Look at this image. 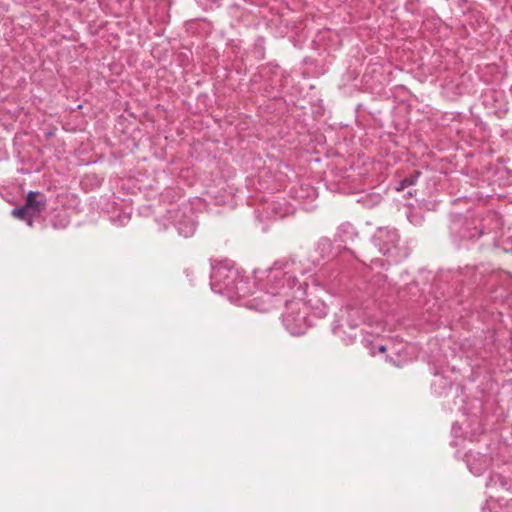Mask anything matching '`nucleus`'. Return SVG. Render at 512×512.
Segmentation results:
<instances>
[{"label":"nucleus","mask_w":512,"mask_h":512,"mask_svg":"<svg viewBox=\"0 0 512 512\" xmlns=\"http://www.w3.org/2000/svg\"><path fill=\"white\" fill-rule=\"evenodd\" d=\"M357 236L354 226L351 223H342L336 231L334 243L338 244V250H345L346 244L353 241Z\"/></svg>","instance_id":"6"},{"label":"nucleus","mask_w":512,"mask_h":512,"mask_svg":"<svg viewBox=\"0 0 512 512\" xmlns=\"http://www.w3.org/2000/svg\"><path fill=\"white\" fill-rule=\"evenodd\" d=\"M210 281L214 292L226 295L231 299L244 297L247 293V282L235 268L225 264H219L212 268Z\"/></svg>","instance_id":"1"},{"label":"nucleus","mask_w":512,"mask_h":512,"mask_svg":"<svg viewBox=\"0 0 512 512\" xmlns=\"http://www.w3.org/2000/svg\"><path fill=\"white\" fill-rule=\"evenodd\" d=\"M281 302V299L275 298L273 291H267L260 296L251 299L248 303V306L259 312H268Z\"/></svg>","instance_id":"5"},{"label":"nucleus","mask_w":512,"mask_h":512,"mask_svg":"<svg viewBox=\"0 0 512 512\" xmlns=\"http://www.w3.org/2000/svg\"><path fill=\"white\" fill-rule=\"evenodd\" d=\"M11 215L21 221H24L26 222V224L30 227L33 226V221L31 220L29 214H28V211L26 209V207L23 205V206H20V207H16L14 208L12 211H11Z\"/></svg>","instance_id":"11"},{"label":"nucleus","mask_w":512,"mask_h":512,"mask_svg":"<svg viewBox=\"0 0 512 512\" xmlns=\"http://www.w3.org/2000/svg\"><path fill=\"white\" fill-rule=\"evenodd\" d=\"M400 236L394 228H379L375 240L380 252L385 256L393 255L396 250Z\"/></svg>","instance_id":"3"},{"label":"nucleus","mask_w":512,"mask_h":512,"mask_svg":"<svg viewBox=\"0 0 512 512\" xmlns=\"http://www.w3.org/2000/svg\"><path fill=\"white\" fill-rule=\"evenodd\" d=\"M70 219L65 211L58 212L51 220V225L56 230H62L68 227Z\"/></svg>","instance_id":"10"},{"label":"nucleus","mask_w":512,"mask_h":512,"mask_svg":"<svg viewBox=\"0 0 512 512\" xmlns=\"http://www.w3.org/2000/svg\"><path fill=\"white\" fill-rule=\"evenodd\" d=\"M316 251L322 259H329L336 257L342 250H338V244L334 245L332 240L323 237L317 242Z\"/></svg>","instance_id":"8"},{"label":"nucleus","mask_w":512,"mask_h":512,"mask_svg":"<svg viewBox=\"0 0 512 512\" xmlns=\"http://www.w3.org/2000/svg\"><path fill=\"white\" fill-rule=\"evenodd\" d=\"M386 361L391 363V364H393V365H397L395 360L393 358L389 357V356L386 357Z\"/></svg>","instance_id":"17"},{"label":"nucleus","mask_w":512,"mask_h":512,"mask_svg":"<svg viewBox=\"0 0 512 512\" xmlns=\"http://www.w3.org/2000/svg\"><path fill=\"white\" fill-rule=\"evenodd\" d=\"M357 339V335H347L345 338H344V341H345V344L346 345H350V344H353Z\"/></svg>","instance_id":"14"},{"label":"nucleus","mask_w":512,"mask_h":512,"mask_svg":"<svg viewBox=\"0 0 512 512\" xmlns=\"http://www.w3.org/2000/svg\"><path fill=\"white\" fill-rule=\"evenodd\" d=\"M386 350H387V347L385 345H380L378 347V352L379 353H384V352H386Z\"/></svg>","instance_id":"16"},{"label":"nucleus","mask_w":512,"mask_h":512,"mask_svg":"<svg viewBox=\"0 0 512 512\" xmlns=\"http://www.w3.org/2000/svg\"><path fill=\"white\" fill-rule=\"evenodd\" d=\"M54 135H55V130H49V131L45 132V139H46V140H49V139H50V138H52Z\"/></svg>","instance_id":"15"},{"label":"nucleus","mask_w":512,"mask_h":512,"mask_svg":"<svg viewBox=\"0 0 512 512\" xmlns=\"http://www.w3.org/2000/svg\"><path fill=\"white\" fill-rule=\"evenodd\" d=\"M360 337H361V343L363 344V346L366 347L367 349H369L370 354L372 356H374L375 351L373 348V340L371 338V335H367V334H364L363 332H361Z\"/></svg>","instance_id":"13"},{"label":"nucleus","mask_w":512,"mask_h":512,"mask_svg":"<svg viewBox=\"0 0 512 512\" xmlns=\"http://www.w3.org/2000/svg\"><path fill=\"white\" fill-rule=\"evenodd\" d=\"M282 321L290 334L299 336L305 333L307 324V308L300 300L286 301V312Z\"/></svg>","instance_id":"2"},{"label":"nucleus","mask_w":512,"mask_h":512,"mask_svg":"<svg viewBox=\"0 0 512 512\" xmlns=\"http://www.w3.org/2000/svg\"><path fill=\"white\" fill-rule=\"evenodd\" d=\"M26 207L31 220L34 222L36 217H39L47 207V198L44 193L40 191H29L26 195Z\"/></svg>","instance_id":"4"},{"label":"nucleus","mask_w":512,"mask_h":512,"mask_svg":"<svg viewBox=\"0 0 512 512\" xmlns=\"http://www.w3.org/2000/svg\"><path fill=\"white\" fill-rule=\"evenodd\" d=\"M269 281L272 283V286L268 291H273L275 298H278V294L282 288L285 287L286 276L280 270H275L270 273L268 276Z\"/></svg>","instance_id":"9"},{"label":"nucleus","mask_w":512,"mask_h":512,"mask_svg":"<svg viewBox=\"0 0 512 512\" xmlns=\"http://www.w3.org/2000/svg\"><path fill=\"white\" fill-rule=\"evenodd\" d=\"M420 175H421L420 171H418V170L414 171L411 175L405 177L404 179H402L399 182V184L396 186V190L402 191L405 188L414 185L417 182Z\"/></svg>","instance_id":"12"},{"label":"nucleus","mask_w":512,"mask_h":512,"mask_svg":"<svg viewBox=\"0 0 512 512\" xmlns=\"http://www.w3.org/2000/svg\"><path fill=\"white\" fill-rule=\"evenodd\" d=\"M459 223L463 224V227L458 231L462 239L475 240L483 234V231L475 225L474 220L459 218L453 224L457 226Z\"/></svg>","instance_id":"7"}]
</instances>
